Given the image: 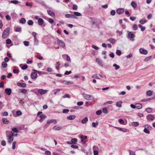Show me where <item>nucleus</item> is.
Returning <instances> with one entry per match:
<instances>
[{
	"label": "nucleus",
	"mask_w": 155,
	"mask_h": 155,
	"mask_svg": "<svg viewBox=\"0 0 155 155\" xmlns=\"http://www.w3.org/2000/svg\"><path fill=\"white\" fill-rule=\"evenodd\" d=\"M146 94L147 95L151 96L152 94V92L151 90H149L147 91Z\"/></svg>",
	"instance_id": "nucleus-35"
},
{
	"label": "nucleus",
	"mask_w": 155,
	"mask_h": 155,
	"mask_svg": "<svg viewBox=\"0 0 155 155\" xmlns=\"http://www.w3.org/2000/svg\"><path fill=\"white\" fill-rule=\"evenodd\" d=\"M88 121V118L87 117H85L84 119L81 120V123L83 124L86 123Z\"/></svg>",
	"instance_id": "nucleus-32"
},
{
	"label": "nucleus",
	"mask_w": 155,
	"mask_h": 155,
	"mask_svg": "<svg viewBox=\"0 0 155 155\" xmlns=\"http://www.w3.org/2000/svg\"><path fill=\"white\" fill-rule=\"evenodd\" d=\"M138 26V27L140 28L141 31H144L146 29L145 27H143L142 25H141L140 24H139Z\"/></svg>",
	"instance_id": "nucleus-34"
},
{
	"label": "nucleus",
	"mask_w": 155,
	"mask_h": 155,
	"mask_svg": "<svg viewBox=\"0 0 155 155\" xmlns=\"http://www.w3.org/2000/svg\"><path fill=\"white\" fill-rule=\"evenodd\" d=\"M38 77V74L35 72H32L31 73V77L33 79H35Z\"/></svg>",
	"instance_id": "nucleus-4"
},
{
	"label": "nucleus",
	"mask_w": 155,
	"mask_h": 155,
	"mask_svg": "<svg viewBox=\"0 0 155 155\" xmlns=\"http://www.w3.org/2000/svg\"><path fill=\"white\" fill-rule=\"evenodd\" d=\"M96 62L98 64L101 66H102V62L99 58H97L96 59Z\"/></svg>",
	"instance_id": "nucleus-33"
},
{
	"label": "nucleus",
	"mask_w": 155,
	"mask_h": 155,
	"mask_svg": "<svg viewBox=\"0 0 155 155\" xmlns=\"http://www.w3.org/2000/svg\"><path fill=\"white\" fill-rule=\"evenodd\" d=\"M10 3L15 4H17L19 3V2L17 0H11L10 1Z\"/></svg>",
	"instance_id": "nucleus-39"
},
{
	"label": "nucleus",
	"mask_w": 155,
	"mask_h": 155,
	"mask_svg": "<svg viewBox=\"0 0 155 155\" xmlns=\"http://www.w3.org/2000/svg\"><path fill=\"white\" fill-rule=\"evenodd\" d=\"M47 12L48 14L51 16L54 17H55V13L54 12L50 10H48Z\"/></svg>",
	"instance_id": "nucleus-17"
},
{
	"label": "nucleus",
	"mask_w": 155,
	"mask_h": 155,
	"mask_svg": "<svg viewBox=\"0 0 155 155\" xmlns=\"http://www.w3.org/2000/svg\"><path fill=\"white\" fill-rule=\"evenodd\" d=\"M70 95L68 94H65L63 97V98H70Z\"/></svg>",
	"instance_id": "nucleus-62"
},
{
	"label": "nucleus",
	"mask_w": 155,
	"mask_h": 155,
	"mask_svg": "<svg viewBox=\"0 0 155 155\" xmlns=\"http://www.w3.org/2000/svg\"><path fill=\"white\" fill-rule=\"evenodd\" d=\"M24 45L26 46H28L29 45V42L28 41H25L23 42Z\"/></svg>",
	"instance_id": "nucleus-47"
},
{
	"label": "nucleus",
	"mask_w": 155,
	"mask_h": 155,
	"mask_svg": "<svg viewBox=\"0 0 155 155\" xmlns=\"http://www.w3.org/2000/svg\"><path fill=\"white\" fill-rule=\"evenodd\" d=\"M103 112L104 113L106 114L108 113V110L107 108L105 107L103 108L102 109Z\"/></svg>",
	"instance_id": "nucleus-45"
},
{
	"label": "nucleus",
	"mask_w": 155,
	"mask_h": 155,
	"mask_svg": "<svg viewBox=\"0 0 155 155\" xmlns=\"http://www.w3.org/2000/svg\"><path fill=\"white\" fill-rule=\"evenodd\" d=\"M123 102L121 101H120L116 102V106L119 107H121L122 106V104Z\"/></svg>",
	"instance_id": "nucleus-21"
},
{
	"label": "nucleus",
	"mask_w": 155,
	"mask_h": 155,
	"mask_svg": "<svg viewBox=\"0 0 155 155\" xmlns=\"http://www.w3.org/2000/svg\"><path fill=\"white\" fill-rule=\"evenodd\" d=\"M2 65L4 68H6L7 66V64L5 62H3L2 63Z\"/></svg>",
	"instance_id": "nucleus-38"
},
{
	"label": "nucleus",
	"mask_w": 155,
	"mask_h": 155,
	"mask_svg": "<svg viewBox=\"0 0 155 155\" xmlns=\"http://www.w3.org/2000/svg\"><path fill=\"white\" fill-rule=\"evenodd\" d=\"M33 71H34L35 72H36V73H38L39 74H44V72H41V71H38L35 69H34L33 70Z\"/></svg>",
	"instance_id": "nucleus-37"
},
{
	"label": "nucleus",
	"mask_w": 155,
	"mask_h": 155,
	"mask_svg": "<svg viewBox=\"0 0 155 155\" xmlns=\"http://www.w3.org/2000/svg\"><path fill=\"white\" fill-rule=\"evenodd\" d=\"M47 124H50L51 123H54V124H56L57 123L56 120L55 119H51L49 120H48L47 121Z\"/></svg>",
	"instance_id": "nucleus-14"
},
{
	"label": "nucleus",
	"mask_w": 155,
	"mask_h": 155,
	"mask_svg": "<svg viewBox=\"0 0 155 155\" xmlns=\"http://www.w3.org/2000/svg\"><path fill=\"white\" fill-rule=\"evenodd\" d=\"M16 144V141H14L12 143V148L13 149H15V145Z\"/></svg>",
	"instance_id": "nucleus-56"
},
{
	"label": "nucleus",
	"mask_w": 155,
	"mask_h": 155,
	"mask_svg": "<svg viewBox=\"0 0 155 155\" xmlns=\"http://www.w3.org/2000/svg\"><path fill=\"white\" fill-rule=\"evenodd\" d=\"M25 5L26 6H30L32 7V3H29L28 2H26L25 4Z\"/></svg>",
	"instance_id": "nucleus-54"
},
{
	"label": "nucleus",
	"mask_w": 155,
	"mask_h": 155,
	"mask_svg": "<svg viewBox=\"0 0 155 155\" xmlns=\"http://www.w3.org/2000/svg\"><path fill=\"white\" fill-rule=\"evenodd\" d=\"M142 106L141 104L137 103L136 104V108L137 109H139L142 108Z\"/></svg>",
	"instance_id": "nucleus-28"
},
{
	"label": "nucleus",
	"mask_w": 155,
	"mask_h": 155,
	"mask_svg": "<svg viewBox=\"0 0 155 155\" xmlns=\"http://www.w3.org/2000/svg\"><path fill=\"white\" fill-rule=\"evenodd\" d=\"M131 4L132 6L134 8H135L137 7V5L136 3L134 1H132L131 3Z\"/></svg>",
	"instance_id": "nucleus-30"
},
{
	"label": "nucleus",
	"mask_w": 155,
	"mask_h": 155,
	"mask_svg": "<svg viewBox=\"0 0 155 155\" xmlns=\"http://www.w3.org/2000/svg\"><path fill=\"white\" fill-rule=\"evenodd\" d=\"M113 67H115V69L116 70H118L120 68V67L119 65H117L115 64H114L113 65Z\"/></svg>",
	"instance_id": "nucleus-52"
},
{
	"label": "nucleus",
	"mask_w": 155,
	"mask_h": 155,
	"mask_svg": "<svg viewBox=\"0 0 155 155\" xmlns=\"http://www.w3.org/2000/svg\"><path fill=\"white\" fill-rule=\"evenodd\" d=\"M76 117V116L74 115H71L68 117L67 118L68 120H73Z\"/></svg>",
	"instance_id": "nucleus-20"
},
{
	"label": "nucleus",
	"mask_w": 155,
	"mask_h": 155,
	"mask_svg": "<svg viewBox=\"0 0 155 155\" xmlns=\"http://www.w3.org/2000/svg\"><path fill=\"white\" fill-rule=\"evenodd\" d=\"M19 21L22 24H24L26 23V20L25 18H22L19 20Z\"/></svg>",
	"instance_id": "nucleus-24"
},
{
	"label": "nucleus",
	"mask_w": 155,
	"mask_h": 155,
	"mask_svg": "<svg viewBox=\"0 0 155 155\" xmlns=\"http://www.w3.org/2000/svg\"><path fill=\"white\" fill-rule=\"evenodd\" d=\"M45 153L46 155H50L51 154L50 152L48 150L45 151Z\"/></svg>",
	"instance_id": "nucleus-64"
},
{
	"label": "nucleus",
	"mask_w": 155,
	"mask_h": 155,
	"mask_svg": "<svg viewBox=\"0 0 155 155\" xmlns=\"http://www.w3.org/2000/svg\"><path fill=\"white\" fill-rule=\"evenodd\" d=\"M61 129V128L60 127H57L56 126H54L53 128V129L54 130H60Z\"/></svg>",
	"instance_id": "nucleus-31"
},
{
	"label": "nucleus",
	"mask_w": 155,
	"mask_h": 155,
	"mask_svg": "<svg viewBox=\"0 0 155 155\" xmlns=\"http://www.w3.org/2000/svg\"><path fill=\"white\" fill-rule=\"evenodd\" d=\"M21 92L24 94H26L27 92V90L26 89H20Z\"/></svg>",
	"instance_id": "nucleus-48"
},
{
	"label": "nucleus",
	"mask_w": 155,
	"mask_h": 155,
	"mask_svg": "<svg viewBox=\"0 0 155 155\" xmlns=\"http://www.w3.org/2000/svg\"><path fill=\"white\" fill-rule=\"evenodd\" d=\"M57 41L58 44H59L60 45H61L62 48H64L65 47V44L64 42L59 39H58Z\"/></svg>",
	"instance_id": "nucleus-5"
},
{
	"label": "nucleus",
	"mask_w": 155,
	"mask_h": 155,
	"mask_svg": "<svg viewBox=\"0 0 155 155\" xmlns=\"http://www.w3.org/2000/svg\"><path fill=\"white\" fill-rule=\"evenodd\" d=\"M98 123L97 122L96 123L95 122H93L92 123V126L94 127H96L98 125Z\"/></svg>",
	"instance_id": "nucleus-51"
},
{
	"label": "nucleus",
	"mask_w": 155,
	"mask_h": 155,
	"mask_svg": "<svg viewBox=\"0 0 155 155\" xmlns=\"http://www.w3.org/2000/svg\"><path fill=\"white\" fill-rule=\"evenodd\" d=\"M38 22L39 25H41L44 23V21L42 18H40L38 21Z\"/></svg>",
	"instance_id": "nucleus-22"
},
{
	"label": "nucleus",
	"mask_w": 155,
	"mask_h": 155,
	"mask_svg": "<svg viewBox=\"0 0 155 155\" xmlns=\"http://www.w3.org/2000/svg\"><path fill=\"white\" fill-rule=\"evenodd\" d=\"M124 10L123 8H119L117 9L116 12L118 14H120L124 13Z\"/></svg>",
	"instance_id": "nucleus-15"
},
{
	"label": "nucleus",
	"mask_w": 155,
	"mask_h": 155,
	"mask_svg": "<svg viewBox=\"0 0 155 155\" xmlns=\"http://www.w3.org/2000/svg\"><path fill=\"white\" fill-rule=\"evenodd\" d=\"M2 121L3 123L5 124H7L9 123V121L7 119L5 118H3L2 119Z\"/></svg>",
	"instance_id": "nucleus-25"
},
{
	"label": "nucleus",
	"mask_w": 155,
	"mask_h": 155,
	"mask_svg": "<svg viewBox=\"0 0 155 155\" xmlns=\"http://www.w3.org/2000/svg\"><path fill=\"white\" fill-rule=\"evenodd\" d=\"M102 113V111L100 110H97L96 112V114L97 115H100Z\"/></svg>",
	"instance_id": "nucleus-59"
},
{
	"label": "nucleus",
	"mask_w": 155,
	"mask_h": 155,
	"mask_svg": "<svg viewBox=\"0 0 155 155\" xmlns=\"http://www.w3.org/2000/svg\"><path fill=\"white\" fill-rule=\"evenodd\" d=\"M65 17L66 18H76L77 19V17H75V16L73 15L70 14H66L65 15Z\"/></svg>",
	"instance_id": "nucleus-12"
},
{
	"label": "nucleus",
	"mask_w": 155,
	"mask_h": 155,
	"mask_svg": "<svg viewBox=\"0 0 155 155\" xmlns=\"http://www.w3.org/2000/svg\"><path fill=\"white\" fill-rule=\"evenodd\" d=\"M12 41L10 39H8L6 41V43L7 44H9L11 43Z\"/></svg>",
	"instance_id": "nucleus-49"
},
{
	"label": "nucleus",
	"mask_w": 155,
	"mask_h": 155,
	"mask_svg": "<svg viewBox=\"0 0 155 155\" xmlns=\"http://www.w3.org/2000/svg\"><path fill=\"white\" fill-rule=\"evenodd\" d=\"M92 27L93 28L98 27V28H99L98 24H97L94 21L93 22L92 25Z\"/></svg>",
	"instance_id": "nucleus-27"
},
{
	"label": "nucleus",
	"mask_w": 155,
	"mask_h": 155,
	"mask_svg": "<svg viewBox=\"0 0 155 155\" xmlns=\"http://www.w3.org/2000/svg\"><path fill=\"white\" fill-rule=\"evenodd\" d=\"M19 66L21 68L22 70H24L26 69L28 67V66L25 64L24 65H23L22 64H21L19 65Z\"/></svg>",
	"instance_id": "nucleus-18"
},
{
	"label": "nucleus",
	"mask_w": 155,
	"mask_h": 155,
	"mask_svg": "<svg viewBox=\"0 0 155 155\" xmlns=\"http://www.w3.org/2000/svg\"><path fill=\"white\" fill-rule=\"evenodd\" d=\"M146 126H147V127L146 128H147V129H148L149 130H150L152 128L151 126L148 124H146L143 126V127H146Z\"/></svg>",
	"instance_id": "nucleus-50"
},
{
	"label": "nucleus",
	"mask_w": 155,
	"mask_h": 155,
	"mask_svg": "<svg viewBox=\"0 0 155 155\" xmlns=\"http://www.w3.org/2000/svg\"><path fill=\"white\" fill-rule=\"evenodd\" d=\"M48 91L47 90H45L42 89H39L38 90V92L41 95L44 94Z\"/></svg>",
	"instance_id": "nucleus-6"
},
{
	"label": "nucleus",
	"mask_w": 155,
	"mask_h": 155,
	"mask_svg": "<svg viewBox=\"0 0 155 155\" xmlns=\"http://www.w3.org/2000/svg\"><path fill=\"white\" fill-rule=\"evenodd\" d=\"M39 117L40 118V119L39 120V121L41 122L43 121L46 118V116L44 114H41L39 116Z\"/></svg>",
	"instance_id": "nucleus-7"
},
{
	"label": "nucleus",
	"mask_w": 155,
	"mask_h": 155,
	"mask_svg": "<svg viewBox=\"0 0 155 155\" xmlns=\"http://www.w3.org/2000/svg\"><path fill=\"white\" fill-rule=\"evenodd\" d=\"M59 82L63 84H73L72 82H71L70 81H66L65 80L59 81Z\"/></svg>",
	"instance_id": "nucleus-13"
},
{
	"label": "nucleus",
	"mask_w": 155,
	"mask_h": 155,
	"mask_svg": "<svg viewBox=\"0 0 155 155\" xmlns=\"http://www.w3.org/2000/svg\"><path fill=\"white\" fill-rule=\"evenodd\" d=\"M10 28L9 27H7L3 31L2 37L3 38L5 39L7 38L10 33Z\"/></svg>",
	"instance_id": "nucleus-1"
},
{
	"label": "nucleus",
	"mask_w": 155,
	"mask_h": 155,
	"mask_svg": "<svg viewBox=\"0 0 155 155\" xmlns=\"http://www.w3.org/2000/svg\"><path fill=\"white\" fill-rule=\"evenodd\" d=\"M5 92L8 95H11L12 93V90L10 88H6L5 89Z\"/></svg>",
	"instance_id": "nucleus-9"
},
{
	"label": "nucleus",
	"mask_w": 155,
	"mask_h": 155,
	"mask_svg": "<svg viewBox=\"0 0 155 155\" xmlns=\"http://www.w3.org/2000/svg\"><path fill=\"white\" fill-rule=\"evenodd\" d=\"M139 51L141 53L144 54H146L148 53V52L147 50L144 49L142 48H140L139 49Z\"/></svg>",
	"instance_id": "nucleus-16"
},
{
	"label": "nucleus",
	"mask_w": 155,
	"mask_h": 155,
	"mask_svg": "<svg viewBox=\"0 0 155 155\" xmlns=\"http://www.w3.org/2000/svg\"><path fill=\"white\" fill-rule=\"evenodd\" d=\"M147 22V21L146 20L143 19H142L141 20H140L139 21L140 23L142 24H144Z\"/></svg>",
	"instance_id": "nucleus-36"
},
{
	"label": "nucleus",
	"mask_w": 155,
	"mask_h": 155,
	"mask_svg": "<svg viewBox=\"0 0 155 155\" xmlns=\"http://www.w3.org/2000/svg\"><path fill=\"white\" fill-rule=\"evenodd\" d=\"M78 140L76 138H73L71 139V141L72 144H75L77 142Z\"/></svg>",
	"instance_id": "nucleus-41"
},
{
	"label": "nucleus",
	"mask_w": 155,
	"mask_h": 155,
	"mask_svg": "<svg viewBox=\"0 0 155 155\" xmlns=\"http://www.w3.org/2000/svg\"><path fill=\"white\" fill-rule=\"evenodd\" d=\"M16 114L17 116H20L22 114L20 110H18L16 112Z\"/></svg>",
	"instance_id": "nucleus-46"
},
{
	"label": "nucleus",
	"mask_w": 155,
	"mask_h": 155,
	"mask_svg": "<svg viewBox=\"0 0 155 155\" xmlns=\"http://www.w3.org/2000/svg\"><path fill=\"white\" fill-rule=\"evenodd\" d=\"M146 111L148 113H150L152 112V109L150 108H147L146 109Z\"/></svg>",
	"instance_id": "nucleus-42"
},
{
	"label": "nucleus",
	"mask_w": 155,
	"mask_h": 155,
	"mask_svg": "<svg viewBox=\"0 0 155 155\" xmlns=\"http://www.w3.org/2000/svg\"><path fill=\"white\" fill-rule=\"evenodd\" d=\"M138 28V27L137 25L134 24L133 27V29L134 30H137Z\"/></svg>",
	"instance_id": "nucleus-55"
},
{
	"label": "nucleus",
	"mask_w": 155,
	"mask_h": 155,
	"mask_svg": "<svg viewBox=\"0 0 155 155\" xmlns=\"http://www.w3.org/2000/svg\"><path fill=\"white\" fill-rule=\"evenodd\" d=\"M28 24L29 25H32L34 24V22L32 20H29L28 21Z\"/></svg>",
	"instance_id": "nucleus-40"
},
{
	"label": "nucleus",
	"mask_w": 155,
	"mask_h": 155,
	"mask_svg": "<svg viewBox=\"0 0 155 155\" xmlns=\"http://www.w3.org/2000/svg\"><path fill=\"white\" fill-rule=\"evenodd\" d=\"M69 111L68 109H64L63 110V113H67Z\"/></svg>",
	"instance_id": "nucleus-58"
},
{
	"label": "nucleus",
	"mask_w": 155,
	"mask_h": 155,
	"mask_svg": "<svg viewBox=\"0 0 155 155\" xmlns=\"http://www.w3.org/2000/svg\"><path fill=\"white\" fill-rule=\"evenodd\" d=\"M146 117L147 120L149 121H152L154 119V117L153 115L151 114H149Z\"/></svg>",
	"instance_id": "nucleus-3"
},
{
	"label": "nucleus",
	"mask_w": 155,
	"mask_h": 155,
	"mask_svg": "<svg viewBox=\"0 0 155 155\" xmlns=\"http://www.w3.org/2000/svg\"><path fill=\"white\" fill-rule=\"evenodd\" d=\"M80 138L81 139V142L84 144H86V142L84 140V136L82 135H80Z\"/></svg>",
	"instance_id": "nucleus-23"
},
{
	"label": "nucleus",
	"mask_w": 155,
	"mask_h": 155,
	"mask_svg": "<svg viewBox=\"0 0 155 155\" xmlns=\"http://www.w3.org/2000/svg\"><path fill=\"white\" fill-rule=\"evenodd\" d=\"M116 54L118 56L120 55L121 54V52L120 50H117L116 52Z\"/></svg>",
	"instance_id": "nucleus-53"
},
{
	"label": "nucleus",
	"mask_w": 155,
	"mask_h": 155,
	"mask_svg": "<svg viewBox=\"0 0 155 155\" xmlns=\"http://www.w3.org/2000/svg\"><path fill=\"white\" fill-rule=\"evenodd\" d=\"M13 72L14 73L16 74H18L19 72V71L18 70L15 69H13Z\"/></svg>",
	"instance_id": "nucleus-57"
},
{
	"label": "nucleus",
	"mask_w": 155,
	"mask_h": 155,
	"mask_svg": "<svg viewBox=\"0 0 155 155\" xmlns=\"http://www.w3.org/2000/svg\"><path fill=\"white\" fill-rule=\"evenodd\" d=\"M139 124V123L137 122H134L132 124V126L135 127L138 126Z\"/></svg>",
	"instance_id": "nucleus-43"
},
{
	"label": "nucleus",
	"mask_w": 155,
	"mask_h": 155,
	"mask_svg": "<svg viewBox=\"0 0 155 155\" xmlns=\"http://www.w3.org/2000/svg\"><path fill=\"white\" fill-rule=\"evenodd\" d=\"M108 40L111 43L113 44H114L116 42V40L112 38H110Z\"/></svg>",
	"instance_id": "nucleus-26"
},
{
	"label": "nucleus",
	"mask_w": 155,
	"mask_h": 155,
	"mask_svg": "<svg viewBox=\"0 0 155 155\" xmlns=\"http://www.w3.org/2000/svg\"><path fill=\"white\" fill-rule=\"evenodd\" d=\"M82 95L84 98L87 100H92L93 98V97L91 95H87L84 93Z\"/></svg>",
	"instance_id": "nucleus-2"
},
{
	"label": "nucleus",
	"mask_w": 155,
	"mask_h": 155,
	"mask_svg": "<svg viewBox=\"0 0 155 155\" xmlns=\"http://www.w3.org/2000/svg\"><path fill=\"white\" fill-rule=\"evenodd\" d=\"M116 128L119 130L122 131L123 132H126L128 131V130L126 129L123 128L119 127H116Z\"/></svg>",
	"instance_id": "nucleus-19"
},
{
	"label": "nucleus",
	"mask_w": 155,
	"mask_h": 155,
	"mask_svg": "<svg viewBox=\"0 0 155 155\" xmlns=\"http://www.w3.org/2000/svg\"><path fill=\"white\" fill-rule=\"evenodd\" d=\"M128 37L130 39H133L134 37V35L130 31L128 32ZM132 41H134V39H132Z\"/></svg>",
	"instance_id": "nucleus-10"
},
{
	"label": "nucleus",
	"mask_w": 155,
	"mask_h": 155,
	"mask_svg": "<svg viewBox=\"0 0 155 155\" xmlns=\"http://www.w3.org/2000/svg\"><path fill=\"white\" fill-rule=\"evenodd\" d=\"M13 136V134H9L8 136L9 140L8 141V143H10L13 141L14 138Z\"/></svg>",
	"instance_id": "nucleus-8"
},
{
	"label": "nucleus",
	"mask_w": 155,
	"mask_h": 155,
	"mask_svg": "<svg viewBox=\"0 0 155 155\" xmlns=\"http://www.w3.org/2000/svg\"><path fill=\"white\" fill-rule=\"evenodd\" d=\"M6 20L8 21H9L11 20V18L10 16L9 15H7L5 16Z\"/></svg>",
	"instance_id": "nucleus-63"
},
{
	"label": "nucleus",
	"mask_w": 155,
	"mask_h": 155,
	"mask_svg": "<svg viewBox=\"0 0 155 155\" xmlns=\"http://www.w3.org/2000/svg\"><path fill=\"white\" fill-rule=\"evenodd\" d=\"M143 131L145 133L147 134H149L150 133L149 130L146 127H145V128L144 129Z\"/></svg>",
	"instance_id": "nucleus-44"
},
{
	"label": "nucleus",
	"mask_w": 155,
	"mask_h": 155,
	"mask_svg": "<svg viewBox=\"0 0 155 155\" xmlns=\"http://www.w3.org/2000/svg\"><path fill=\"white\" fill-rule=\"evenodd\" d=\"M151 58V56H149L146 58L145 59L144 61H148L149 60H150Z\"/></svg>",
	"instance_id": "nucleus-60"
},
{
	"label": "nucleus",
	"mask_w": 155,
	"mask_h": 155,
	"mask_svg": "<svg viewBox=\"0 0 155 155\" xmlns=\"http://www.w3.org/2000/svg\"><path fill=\"white\" fill-rule=\"evenodd\" d=\"M17 85L19 87H25L26 86V84L25 83L18 82L17 83Z\"/></svg>",
	"instance_id": "nucleus-11"
},
{
	"label": "nucleus",
	"mask_w": 155,
	"mask_h": 155,
	"mask_svg": "<svg viewBox=\"0 0 155 155\" xmlns=\"http://www.w3.org/2000/svg\"><path fill=\"white\" fill-rule=\"evenodd\" d=\"M12 131H13V133H18V128L16 127H14L12 128Z\"/></svg>",
	"instance_id": "nucleus-29"
},
{
	"label": "nucleus",
	"mask_w": 155,
	"mask_h": 155,
	"mask_svg": "<svg viewBox=\"0 0 155 155\" xmlns=\"http://www.w3.org/2000/svg\"><path fill=\"white\" fill-rule=\"evenodd\" d=\"M71 73V71H66L64 73V74L65 75H69Z\"/></svg>",
	"instance_id": "nucleus-61"
}]
</instances>
